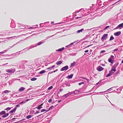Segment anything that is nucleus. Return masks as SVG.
<instances>
[{
	"mask_svg": "<svg viewBox=\"0 0 123 123\" xmlns=\"http://www.w3.org/2000/svg\"><path fill=\"white\" fill-rule=\"evenodd\" d=\"M4 115L2 116V117L3 118H5L7 117L9 115V113H7L6 114V112L4 111H3L0 112V115Z\"/></svg>",
	"mask_w": 123,
	"mask_h": 123,
	"instance_id": "f257e3e1",
	"label": "nucleus"
},
{
	"mask_svg": "<svg viewBox=\"0 0 123 123\" xmlns=\"http://www.w3.org/2000/svg\"><path fill=\"white\" fill-rule=\"evenodd\" d=\"M123 27V23L119 24L117 27H116L114 30L116 29H121Z\"/></svg>",
	"mask_w": 123,
	"mask_h": 123,
	"instance_id": "f03ea898",
	"label": "nucleus"
},
{
	"mask_svg": "<svg viewBox=\"0 0 123 123\" xmlns=\"http://www.w3.org/2000/svg\"><path fill=\"white\" fill-rule=\"evenodd\" d=\"M68 69V66L66 65L62 68L60 69L61 71H63L64 70H66Z\"/></svg>",
	"mask_w": 123,
	"mask_h": 123,
	"instance_id": "7ed1b4c3",
	"label": "nucleus"
},
{
	"mask_svg": "<svg viewBox=\"0 0 123 123\" xmlns=\"http://www.w3.org/2000/svg\"><path fill=\"white\" fill-rule=\"evenodd\" d=\"M37 45L36 44H35V45H31V46H30V47H29L28 48H25L23 49V50H24L26 49H27L28 50H29L30 49H31L32 48H33L36 47H37Z\"/></svg>",
	"mask_w": 123,
	"mask_h": 123,
	"instance_id": "20e7f679",
	"label": "nucleus"
},
{
	"mask_svg": "<svg viewBox=\"0 0 123 123\" xmlns=\"http://www.w3.org/2000/svg\"><path fill=\"white\" fill-rule=\"evenodd\" d=\"M108 36L107 34H105L103 35L101 38V39L102 40H104L106 39L107 38Z\"/></svg>",
	"mask_w": 123,
	"mask_h": 123,
	"instance_id": "39448f33",
	"label": "nucleus"
},
{
	"mask_svg": "<svg viewBox=\"0 0 123 123\" xmlns=\"http://www.w3.org/2000/svg\"><path fill=\"white\" fill-rule=\"evenodd\" d=\"M97 69L98 71H100L104 69V68L102 67L99 66L97 67Z\"/></svg>",
	"mask_w": 123,
	"mask_h": 123,
	"instance_id": "423d86ee",
	"label": "nucleus"
},
{
	"mask_svg": "<svg viewBox=\"0 0 123 123\" xmlns=\"http://www.w3.org/2000/svg\"><path fill=\"white\" fill-rule=\"evenodd\" d=\"M91 37V36H89V35H86L85 37H84L85 39H87V40H91L90 38Z\"/></svg>",
	"mask_w": 123,
	"mask_h": 123,
	"instance_id": "0eeeda50",
	"label": "nucleus"
},
{
	"mask_svg": "<svg viewBox=\"0 0 123 123\" xmlns=\"http://www.w3.org/2000/svg\"><path fill=\"white\" fill-rule=\"evenodd\" d=\"M121 34V32L120 31L117 32H116L114 34V35L115 36H117Z\"/></svg>",
	"mask_w": 123,
	"mask_h": 123,
	"instance_id": "6e6552de",
	"label": "nucleus"
},
{
	"mask_svg": "<svg viewBox=\"0 0 123 123\" xmlns=\"http://www.w3.org/2000/svg\"><path fill=\"white\" fill-rule=\"evenodd\" d=\"M70 93H68L64 95L63 96V99H65V97H67L70 95Z\"/></svg>",
	"mask_w": 123,
	"mask_h": 123,
	"instance_id": "1a4fd4ad",
	"label": "nucleus"
},
{
	"mask_svg": "<svg viewBox=\"0 0 123 123\" xmlns=\"http://www.w3.org/2000/svg\"><path fill=\"white\" fill-rule=\"evenodd\" d=\"M43 103L41 104V105H38L36 107V108L38 110H39L42 108V106L43 105Z\"/></svg>",
	"mask_w": 123,
	"mask_h": 123,
	"instance_id": "9d476101",
	"label": "nucleus"
},
{
	"mask_svg": "<svg viewBox=\"0 0 123 123\" xmlns=\"http://www.w3.org/2000/svg\"><path fill=\"white\" fill-rule=\"evenodd\" d=\"M16 110V107H15L13 110L9 112L8 113L11 114L14 112Z\"/></svg>",
	"mask_w": 123,
	"mask_h": 123,
	"instance_id": "9b49d317",
	"label": "nucleus"
},
{
	"mask_svg": "<svg viewBox=\"0 0 123 123\" xmlns=\"http://www.w3.org/2000/svg\"><path fill=\"white\" fill-rule=\"evenodd\" d=\"M25 88L23 87H21L19 89L18 91L22 92L25 90Z\"/></svg>",
	"mask_w": 123,
	"mask_h": 123,
	"instance_id": "f8f14e48",
	"label": "nucleus"
},
{
	"mask_svg": "<svg viewBox=\"0 0 123 123\" xmlns=\"http://www.w3.org/2000/svg\"><path fill=\"white\" fill-rule=\"evenodd\" d=\"M64 48L63 47L59 49H58L56 50V51L58 52H61L64 50Z\"/></svg>",
	"mask_w": 123,
	"mask_h": 123,
	"instance_id": "ddd939ff",
	"label": "nucleus"
},
{
	"mask_svg": "<svg viewBox=\"0 0 123 123\" xmlns=\"http://www.w3.org/2000/svg\"><path fill=\"white\" fill-rule=\"evenodd\" d=\"M74 42L73 43H70L69 45H67L66 46V48H68L70 47H71L72 45L74 44Z\"/></svg>",
	"mask_w": 123,
	"mask_h": 123,
	"instance_id": "4468645a",
	"label": "nucleus"
},
{
	"mask_svg": "<svg viewBox=\"0 0 123 123\" xmlns=\"http://www.w3.org/2000/svg\"><path fill=\"white\" fill-rule=\"evenodd\" d=\"M84 29L83 28H82V29H81L80 30H78V31H76V32H77V33H79L81 32H82V31H84Z\"/></svg>",
	"mask_w": 123,
	"mask_h": 123,
	"instance_id": "2eb2a0df",
	"label": "nucleus"
},
{
	"mask_svg": "<svg viewBox=\"0 0 123 123\" xmlns=\"http://www.w3.org/2000/svg\"><path fill=\"white\" fill-rule=\"evenodd\" d=\"M108 62L111 63H113L114 62V61L112 60L111 58H109L108 60Z\"/></svg>",
	"mask_w": 123,
	"mask_h": 123,
	"instance_id": "dca6fc26",
	"label": "nucleus"
},
{
	"mask_svg": "<svg viewBox=\"0 0 123 123\" xmlns=\"http://www.w3.org/2000/svg\"><path fill=\"white\" fill-rule=\"evenodd\" d=\"M10 26L12 28H13L15 26V24L13 23H12L11 24Z\"/></svg>",
	"mask_w": 123,
	"mask_h": 123,
	"instance_id": "f3484780",
	"label": "nucleus"
},
{
	"mask_svg": "<svg viewBox=\"0 0 123 123\" xmlns=\"http://www.w3.org/2000/svg\"><path fill=\"white\" fill-rule=\"evenodd\" d=\"M73 76V74H71L70 75H68L67 77V78L68 79H71L72 78Z\"/></svg>",
	"mask_w": 123,
	"mask_h": 123,
	"instance_id": "a211bd4d",
	"label": "nucleus"
},
{
	"mask_svg": "<svg viewBox=\"0 0 123 123\" xmlns=\"http://www.w3.org/2000/svg\"><path fill=\"white\" fill-rule=\"evenodd\" d=\"M55 65L52 66L51 67H49V68H47V69L50 70V69H52L54 67H55Z\"/></svg>",
	"mask_w": 123,
	"mask_h": 123,
	"instance_id": "6ab92c4d",
	"label": "nucleus"
},
{
	"mask_svg": "<svg viewBox=\"0 0 123 123\" xmlns=\"http://www.w3.org/2000/svg\"><path fill=\"white\" fill-rule=\"evenodd\" d=\"M62 61H59L58 62H57L56 63V64L57 65H60V64H62Z\"/></svg>",
	"mask_w": 123,
	"mask_h": 123,
	"instance_id": "aec40b11",
	"label": "nucleus"
},
{
	"mask_svg": "<svg viewBox=\"0 0 123 123\" xmlns=\"http://www.w3.org/2000/svg\"><path fill=\"white\" fill-rule=\"evenodd\" d=\"M44 42H43L42 41L40 42H39L36 45H37V46L39 45H40L41 44H42Z\"/></svg>",
	"mask_w": 123,
	"mask_h": 123,
	"instance_id": "412c9836",
	"label": "nucleus"
},
{
	"mask_svg": "<svg viewBox=\"0 0 123 123\" xmlns=\"http://www.w3.org/2000/svg\"><path fill=\"white\" fill-rule=\"evenodd\" d=\"M76 91H77L76 90H75L74 91L72 92H69V93H70V95L72 94H74L75 93H76Z\"/></svg>",
	"mask_w": 123,
	"mask_h": 123,
	"instance_id": "4be33fe9",
	"label": "nucleus"
},
{
	"mask_svg": "<svg viewBox=\"0 0 123 123\" xmlns=\"http://www.w3.org/2000/svg\"><path fill=\"white\" fill-rule=\"evenodd\" d=\"M16 37L15 36H14L13 37H7L5 38H3L2 39L3 40H6L7 39H10V38H12L13 37Z\"/></svg>",
	"mask_w": 123,
	"mask_h": 123,
	"instance_id": "5701e85b",
	"label": "nucleus"
},
{
	"mask_svg": "<svg viewBox=\"0 0 123 123\" xmlns=\"http://www.w3.org/2000/svg\"><path fill=\"white\" fill-rule=\"evenodd\" d=\"M46 72V71L45 70H42L41 71H40V72H39V74H43L45 72Z\"/></svg>",
	"mask_w": 123,
	"mask_h": 123,
	"instance_id": "b1692460",
	"label": "nucleus"
},
{
	"mask_svg": "<svg viewBox=\"0 0 123 123\" xmlns=\"http://www.w3.org/2000/svg\"><path fill=\"white\" fill-rule=\"evenodd\" d=\"M10 73H13L15 71V69H10Z\"/></svg>",
	"mask_w": 123,
	"mask_h": 123,
	"instance_id": "393cba45",
	"label": "nucleus"
},
{
	"mask_svg": "<svg viewBox=\"0 0 123 123\" xmlns=\"http://www.w3.org/2000/svg\"><path fill=\"white\" fill-rule=\"evenodd\" d=\"M31 117L32 116L31 115H28L26 116V118L27 119H29L31 118Z\"/></svg>",
	"mask_w": 123,
	"mask_h": 123,
	"instance_id": "a878e982",
	"label": "nucleus"
},
{
	"mask_svg": "<svg viewBox=\"0 0 123 123\" xmlns=\"http://www.w3.org/2000/svg\"><path fill=\"white\" fill-rule=\"evenodd\" d=\"M114 39V38L112 36H111L109 40L110 41H111L113 40Z\"/></svg>",
	"mask_w": 123,
	"mask_h": 123,
	"instance_id": "bb28decb",
	"label": "nucleus"
},
{
	"mask_svg": "<svg viewBox=\"0 0 123 123\" xmlns=\"http://www.w3.org/2000/svg\"><path fill=\"white\" fill-rule=\"evenodd\" d=\"M37 79V78H35V77H33L31 79V80L32 81H33Z\"/></svg>",
	"mask_w": 123,
	"mask_h": 123,
	"instance_id": "cd10ccee",
	"label": "nucleus"
},
{
	"mask_svg": "<svg viewBox=\"0 0 123 123\" xmlns=\"http://www.w3.org/2000/svg\"><path fill=\"white\" fill-rule=\"evenodd\" d=\"M75 64V62H74L73 63H71V66H74Z\"/></svg>",
	"mask_w": 123,
	"mask_h": 123,
	"instance_id": "c85d7f7f",
	"label": "nucleus"
},
{
	"mask_svg": "<svg viewBox=\"0 0 123 123\" xmlns=\"http://www.w3.org/2000/svg\"><path fill=\"white\" fill-rule=\"evenodd\" d=\"M111 75L112 74H111V73H110V71L109 73L106 76V77H108L109 76H111Z\"/></svg>",
	"mask_w": 123,
	"mask_h": 123,
	"instance_id": "c756f323",
	"label": "nucleus"
},
{
	"mask_svg": "<svg viewBox=\"0 0 123 123\" xmlns=\"http://www.w3.org/2000/svg\"><path fill=\"white\" fill-rule=\"evenodd\" d=\"M10 92V91L8 90H5L4 91V92L5 93H6Z\"/></svg>",
	"mask_w": 123,
	"mask_h": 123,
	"instance_id": "7c9ffc66",
	"label": "nucleus"
},
{
	"mask_svg": "<svg viewBox=\"0 0 123 123\" xmlns=\"http://www.w3.org/2000/svg\"><path fill=\"white\" fill-rule=\"evenodd\" d=\"M116 71V68L114 67V68H112L111 69V71H110L111 72V71H113L114 72H115V71Z\"/></svg>",
	"mask_w": 123,
	"mask_h": 123,
	"instance_id": "2f4dec72",
	"label": "nucleus"
},
{
	"mask_svg": "<svg viewBox=\"0 0 123 123\" xmlns=\"http://www.w3.org/2000/svg\"><path fill=\"white\" fill-rule=\"evenodd\" d=\"M12 108V107H11V108L7 107V108H6V109H5V110H6L7 111H9Z\"/></svg>",
	"mask_w": 123,
	"mask_h": 123,
	"instance_id": "473e14b6",
	"label": "nucleus"
},
{
	"mask_svg": "<svg viewBox=\"0 0 123 123\" xmlns=\"http://www.w3.org/2000/svg\"><path fill=\"white\" fill-rule=\"evenodd\" d=\"M10 48H9L8 49H7L6 50H4L3 51V53H5L8 50H9V49H10Z\"/></svg>",
	"mask_w": 123,
	"mask_h": 123,
	"instance_id": "72a5a7b5",
	"label": "nucleus"
},
{
	"mask_svg": "<svg viewBox=\"0 0 123 123\" xmlns=\"http://www.w3.org/2000/svg\"><path fill=\"white\" fill-rule=\"evenodd\" d=\"M10 48H9L8 49H7L6 50H4L3 51V53H5L8 50H9V49H10Z\"/></svg>",
	"mask_w": 123,
	"mask_h": 123,
	"instance_id": "f704fd0d",
	"label": "nucleus"
},
{
	"mask_svg": "<svg viewBox=\"0 0 123 123\" xmlns=\"http://www.w3.org/2000/svg\"><path fill=\"white\" fill-rule=\"evenodd\" d=\"M6 72H8V73H11L10 70L9 69L6 70Z\"/></svg>",
	"mask_w": 123,
	"mask_h": 123,
	"instance_id": "c9c22d12",
	"label": "nucleus"
},
{
	"mask_svg": "<svg viewBox=\"0 0 123 123\" xmlns=\"http://www.w3.org/2000/svg\"><path fill=\"white\" fill-rule=\"evenodd\" d=\"M119 63L118 62H117V63H116V64H115L114 66V67L115 68H116V67L117 66V65L119 64Z\"/></svg>",
	"mask_w": 123,
	"mask_h": 123,
	"instance_id": "e433bc0d",
	"label": "nucleus"
},
{
	"mask_svg": "<svg viewBox=\"0 0 123 123\" xmlns=\"http://www.w3.org/2000/svg\"><path fill=\"white\" fill-rule=\"evenodd\" d=\"M53 88V86H50L49 87L48 89V90H50L52 89Z\"/></svg>",
	"mask_w": 123,
	"mask_h": 123,
	"instance_id": "4c0bfd02",
	"label": "nucleus"
},
{
	"mask_svg": "<svg viewBox=\"0 0 123 123\" xmlns=\"http://www.w3.org/2000/svg\"><path fill=\"white\" fill-rule=\"evenodd\" d=\"M24 28H22L21 29H19V31H24Z\"/></svg>",
	"mask_w": 123,
	"mask_h": 123,
	"instance_id": "58836bf2",
	"label": "nucleus"
},
{
	"mask_svg": "<svg viewBox=\"0 0 123 123\" xmlns=\"http://www.w3.org/2000/svg\"><path fill=\"white\" fill-rule=\"evenodd\" d=\"M26 103L25 101H22L21 102L19 103V104L21 105L25 103Z\"/></svg>",
	"mask_w": 123,
	"mask_h": 123,
	"instance_id": "ea45409f",
	"label": "nucleus"
},
{
	"mask_svg": "<svg viewBox=\"0 0 123 123\" xmlns=\"http://www.w3.org/2000/svg\"><path fill=\"white\" fill-rule=\"evenodd\" d=\"M84 10H82L81 12V14H82V15H83V14H84Z\"/></svg>",
	"mask_w": 123,
	"mask_h": 123,
	"instance_id": "a19ab883",
	"label": "nucleus"
},
{
	"mask_svg": "<svg viewBox=\"0 0 123 123\" xmlns=\"http://www.w3.org/2000/svg\"><path fill=\"white\" fill-rule=\"evenodd\" d=\"M84 82H80V83H79V85H81L82 84H84Z\"/></svg>",
	"mask_w": 123,
	"mask_h": 123,
	"instance_id": "79ce46f5",
	"label": "nucleus"
},
{
	"mask_svg": "<svg viewBox=\"0 0 123 123\" xmlns=\"http://www.w3.org/2000/svg\"><path fill=\"white\" fill-rule=\"evenodd\" d=\"M54 108V106H51L49 109V110H50L52 109L53 108Z\"/></svg>",
	"mask_w": 123,
	"mask_h": 123,
	"instance_id": "37998d69",
	"label": "nucleus"
},
{
	"mask_svg": "<svg viewBox=\"0 0 123 123\" xmlns=\"http://www.w3.org/2000/svg\"><path fill=\"white\" fill-rule=\"evenodd\" d=\"M39 111H36L34 113V114L36 115L37 114H38L39 113Z\"/></svg>",
	"mask_w": 123,
	"mask_h": 123,
	"instance_id": "c03bdc74",
	"label": "nucleus"
},
{
	"mask_svg": "<svg viewBox=\"0 0 123 123\" xmlns=\"http://www.w3.org/2000/svg\"><path fill=\"white\" fill-rule=\"evenodd\" d=\"M22 62L24 63H25L27 62H28V61L26 60H23L22 61Z\"/></svg>",
	"mask_w": 123,
	"mask_h": 123,
	"instance_id": "a18cd8bd",
	"label": "nucleus"
},
{
	"mask_svg": "<svg viewBox=\"0 0 123 123\" xmlns=\"http://www.w3.org/2000/svg\"><path fill=\"white\" fill-rule=\"evenodd\" d=\"M101 81H102V80H100L99 82H98V83H97L96 84V85H98V84H99L100 83H101Z\"/></svg>",
	"mask_w": 123,
	"mask_h": 123,
	"instance_id": "49530a36",
	"label": "nucleus"
},
{
	"mask_svg": "<svg viewBox=\"0 0 123 123\" xmlns=\"http://www.w3.org/2000/svg\"><path fill=\"white\" fill-rule=\"evenodd\" d=\"M46 110L45 109H43L41 110V112H42L44 111H45Z\"/></svg>",
	"mask_w": 123,
	"mask_h": 123,
	"instance_id": "de8ad7c7",
	"label": "nucleus"
},
{
	"mask_svg": "<svg viewBox=\"0 0 123 123\" xmlns=\"http://www.w3.org/2000/svg\"><path fill=\"white\" fill-rule=\"evenodd\" d=\"M19 42L20 41L17 42L16 44L13 45L12 47H10L11 48H12V47H13L16 44H17L19 43Z\"/></svg>",
	"mask_w": 123,
	"mask_h": 123,
	"instance_id": "09e8293b",
	"label": "nucleus"
},
{
	"mask_svg": "<svg viewBox=\"0 0 123 123\" xmlns=\"http://www.w3.org/2000/svg\"><path fill=\"white\" fill-rule=\"evenodd\" d=\"M20 106V105H16V106L15 107H16V109H17V107H19Z\"/></svg>",
	"mask_w": 123,
	"mask_h": 123,
	"instance_id": "8fccbe9b",
	"label": "nucleus"
},
{
	"mask_svg": "<svg viewBox=\"0 0 123 123\" xmlns=\"http://www.w3.org/2000/svg\"><path fill=\"white\" fill-rule=\"evenodd\" d=\"M52 99L51 98L50 99H49V100H48V102L49 103H50L52 101Z\"/></svg>",
	"mask_w": 123,
	"mask_h": 123,
	"instance_id": "3c124183",
	"label": "nucleus"
},
{
	"mask_svg": "<svg viewBox=\"0 0 123 123\" xmlns=\"http://www.w3.org/2000/svg\"><path fill=\"white\" fill-rule=\"evenodd\" d=\"M105 50H102L101 51V53H103L104 52H105Z\"/></svg>",
	"mask_w": 123,
	"mask_h": 123,
	"instance_id": "603ef678",
	"label": "nucleus"
},
{
	"mask_svg": "<svg viewBox=\"0 0 123 123\" xmlns=\"http://www.w3.org/2000/svg\"><path fill=\"white\" fill-rule=\"evenodd\" d=\"M82 9H83V8H81V9H80L79 10H78V11H77V12L78 13V12H80V11L81 10H82Z\"/></svg>",
	"mask_w": 123,
	"mask_h": 123,
	"instance_id": "864d4df0",
	"label": "nucleus"
},
{
	"mask_svg": "<svg viewBox=\"0 0 123 123\" xmlns=\"http://www.w3.org/2000/svg\"><path fill=\"white\" fill-rule=\"evenodd\" d=\"M110 26H106L105 28V29H107V28H109V27Z\"/></svg>",
	"mask_w": 123,
	"mask_h": 123,
	"instance_id": "5fc2aeb1",
	"label": "nucleus"
},
{
	"mask_svg": "<svg viewBox=\"0 0 123 123\" xmlns=\"http://www.w3.org/2000/svg\"><path fill=\"white\" fill-rule=\"evenodd\" d=\"M86 80L87 81V82L88 83H89V79H86Z\"/></svg>",
	"mask_w": 123,
	"mask_h": 123,
	"instance_id": "6e6d98bb",
	"label": "nucleus"
},
{
	"mask_svg": "<svg viewBox=\"0 0 123 123\" xmlns=\"http://www.w3.org/2000/svg\"><path fill=\"white\" fill-rule=\"evenodd\" d=\"M63 90L62 89H60L59 90V91L60 92H62V91H63Z\"/></svg>",
	"mask_w": 123,
	"mask_h": 123,
	"instance_id": "4d7b16f0",
	"label": "nucleus"
},
{
	"mask_svg": "<svg viewBox=\"0 0 123 123\" xmlns=\"http://www.w3.org/2000/svg\"><path fill=\"white\" fill-rule=\"evenodd\" d=\"M114 56L112 55H111V58H111H111H114Z\"/></svg>",
	"mask_w": 123,
	"mask_h": 123,
	"instance_id": "13d9d810",
	"label": "nucleus"
},
{
	"mask_svg": "<svg viewBox=\"0 0 123 123\" xmlns=\"http://www.w3.org/2000/svg\"><path fill=\"white\" fill-rule=\"evenodd\" d=\"M118 50V49L117 48V49H114V51H117Z\"/></svg>",
	"mask_w": 123,
	"mask_h": 123,
	"instance_id": "bf43d9fd",
	"label": "nucleus"
},
{
	"mask_svg": "<svg viewBox=\"0 0 123 123\" xmlns=\"http://www.w3.org/2000/svg\"><path fill=\"white\" fill-rule=\"evenodd\" d=\"M82 17H76V19H78L80 18H81Z\"/></svg>",
	"mask_w": 123,
	"mask_h": 123,
	"instance_id": "052dcab7",
	"label": "nucleus"
},
{
	"mask_svg": "<svg viewBox=\"0 0 123 123\" xmlns=\"http://www.w3.org/2000/svg\"><path fill=\"white\" fill-rule=\"evenodd\" d=\"M49 110H49V109H48L46 110L45 111L46 112H48L49 111Z\"/></svg>",
	"mask_w": 123,
	"mask_h": 123,
	"instance_id": "680f3d73",
	"label": "nucleus"
},
{
	"mask_svg": "<svg viewBox=\"0 0 123 123\" xmlns=\"http://www.w3.org/2000/svg\"><path fill=\"white\" fill-rule=\"evenodd\" d=\"M53 73V71L50 72H49L48 74H51Z\"/></svg>",
	"mask_w": 123,
	"mask_h": 123,
	"instance_id": "e2e57ef3",
	"label": "nucleus"
},
{
	"mask_svg": "<svg viewBox=\"0 0 123 123\" xmlns=\"http://www.w3.org/2000/svg\"><path fill=\"white\" fill-rule=\"evenodd\" d=\"M58 69H56V70H54V71H53V73H55V72H56V71H58Z\"/></svg>",
	"mask_w": 123,
	"mask_h": 123,
	"instance_id": "0e129e2a",
	"label": "nucleus"
},
{
	"mask_svg": "<svg viewBox=\"0 0 123 123\" xmlns=\"http://www.w3.org/2000/svg\"><path fill=\"white\" fill-rule=\"evenodd\" d=\"M89 51V50H86L85 51V52L87 53Z\"/></svg>",
	"mask_w": 123,
	"mask_h": 123,
	"instance_id": "69168bd1",
	"label": "nucleus"
},
{
	"mask_svg": "<svg viewBox=\"0 0 123 123\" xmlns=\"http://www.w3.org/2000/svg\"><path fill=\"white\" fill-rule=\"evenodd\" d=\"M49 21L46 22H45L44 24L45 25L46 24V23H49Z\"/></svg>",
	"mask_w": 123,
	"mask_h": 123,
	"instance_id": "338daca9",
	"label": "nucleus"
},
{
	"mask_svg": "<svg viewBox=\"0 0 123 123\" xmlns=\"http://www.w3.org/2000/svg\"><path fill=\"white\" fill-rule=\"evenodd\" d=\"M62 101V100H59L58 101V102L59 103L61 102Z\"/></svg>",
	"mask_w": 123,
	"mask_h": 123,
	"instance_id": "774afa93",
	"label": "nucleus"
}]
</instances>
